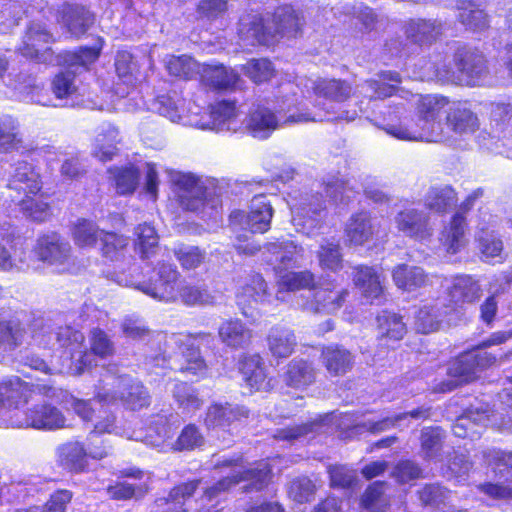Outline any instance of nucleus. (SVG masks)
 Returning a JSON list of instances; mask_svg holds the SVG:
<instances>
[{
	"label": "nucleus",
	"instance_id": "f03ea898",
	"mask_svg": "<svg viewBox=\"0 0 512 512\" xmlns=\"http://www.w3.org/2000/svg\"><path fill=\"white\" fill-rule=\"evenodd\" d=\"M448 105L447 98L438 95L420 96L417 102V126L419 132H412L402 126L390 125L386 128L388 134L400 140H425L428 142H439L443 140L442 125L438 117L445 106Z\"/></svg>",
	"mask_w": 512,
	"mask_h": 512
},
{
	"label": "nucleus",
	"instance_id": "37998d69",
	"mask_svg": "<svg viewBox=\"0 0 512 512\" xmlns=\"http://www.w3.org/2000/svg\"><path fill=\"white\" fill-rule=\"evenodd\" d=\"M489 422L486 412L478 410H468L464 415L456 420L452 427L453 434L460 438L472 436L477 433V426H486Z\"/></svg>",
	"mask_w": 512,
	"mask_h": 512
},
{
	"label": "nucleus",
	"instance_id": "a878e982",
	"mask_svg": "<svg viewBox=\"0 0 512 512\" xmlns=\"http://www.w3.org/2000/svg\"><path fill=\"white\" fill-rule=\"evenodd\" d=\"M300 249L293 241L271 242L265 247V258L267 263L275 270H281L294 265Z\"/></svg>",
	"mask_w": 512,
	"mask_h": 512
},
{
	"label": "nucleus",
	"instance_id": "5701e85b",
	"mask_svg": "<svg viewBox=\"0 0 512 512\" xmlns=\"http://www.w3.org/2000/svg\"><path fill=\"white\" fill-rule=\"evenodd\" d=\"M268 350L274 358L289 357L297 346V338L293 330L284 326H274L267 336Z\"/></svg>",
	"mask_w": 512,
	"mask_h": 512
},
{
	"label": "nucleus",
	"instance_id": "cd10ccee",
	"mask_svg": "<svg viewBox=\"0 0 512 512\" xmlns=\"http://www.w3.org/2000/svg\"><path fill=\"white\" fill-rule=\"evenodd\" d=\"M316 371L311 363L294 359L286 367L283 374V382L291 388L304 390L315 382Z\"/></svg>",
	"mask_w": 512,
	"mask_h": 512
},
{
	"label": "nucleus",
	"instance_id": "a19ab883",
	"mask_svg": "<svg viewBox=\"0 0 512 512\" xmlns=\"http://www.w3.org/2000/svg\"><path fill=\"white\" fill-rule=\"evenodd\" d=\"M172 394L179 409H181L183 413L193 414L203 405V400L199 397L198 391L188 383H176Z\"/></svg>",
	"mask_w": 512,
	"mask_h": 512
},
{
	"label": "nucleus",
	"instance_id": "5fc2aeb1",
	"mask_svg": "<svg viewBox=\"0 0 512 512\" xmlns=\"http://www.w3.org/2000/svg\"><path fill=\"white\" fill-rule=\"evenodd\" d=\"M178 295L187 306H207L215 303V296L207 289L197 285L183 286L178 290Z\"/></svg>",
	"mask_w": 512,
	"mask_h": 512
},
{
	"label": "nucleus",
	"instance_id": "20e7f679",
	"mask_svg": "<svg viewBox=\"0 0 512 512\" xmlns=\"http://www.w3.org/2000/svg\"><path fill=\"white\" fill-rule=\"evenodd\" d=\"M497 357L489 352H469L462 354L449 363L447 380L435 384L433 391L446 393L454 390L459 385L468 383L477 377V373L497 362Z\"/></svg>",
	"mask_w": 512,
	"mask_h": 512
},
{
	"label": "nucleus",
	"instance_id": "9d476101",
	"mask_svg": "<svg viewBox=\"0 0 512 512\" xmlns=\"http://www.w3.org/2000/svg\"><path fill=\"white\" fill-rule=\"evenodd\" d=\"M12 425L18 428L32 427L35 429L54 430L63 428L65 417L55 406L47 403L35 404L28 408L25 417L21 420H15Z\"/></svg>",
	"mask_w": 512,
	"mask_h": 512
},
{
	"label": "nucleus",
	"instance_id": "2f4dec72",
	"mask_svg": "<svg viewBox=\"0 0 512 512\" xmlns=\"http://www.w3.org/2000/svg\"><path fill=\"white\" fill-rule=\"evenodd\" d=\"M482 4V0L458 1V18L468 29L482 30L488 26V17L482 8Z\"/></svg>",
	"mask_w": 512,
	"mask_h": 512
},
{
	"label": "nucleus",
	"instance_id": "2eb2a0df",
	"mask_svg": "<svg viewBox=\"0 0 512 512\" xmlns=\"http://www.w3.org/2000/svg\"><path fill=\"white\" fill-rule=\"evenodd\" d=\"M244 125L247 132L253 137L266 139L280 127V120L270 109L258 105L249 112Z\"/></svg>",
	"mask_w": 512,
	"mask_h": 512
},
{
	"label": "nucleus",
	"instance_id": "c756f323",
	"mask_svg": "<svg viewBox=\"0 0 512 512\" xmlns=\"http://www.w3.org/2000/svg\"><path fill=\"white\" fill-rule=\"evenodd\" d=\"M61 14L68 31L74 36L84 34L94 22L93 14L78 4H64Z\"/></svg>",
	"mask_w": 512,
	"mask_h": 512
},
{
	"label": "nucleus",
	"instance_id": "6e6d98bb",
	"mask_svg": "<svg viewBox=\"0 0 512 512\" xmlns=\"http://www.w3.org/2000/svg\"><path fill=\"white\" fill-rule=\"evenodd\" d=\"M23 337L24 331L18 321H0V349H14L22 343Z\"/></svg>",
	"mask_w": 512,
	"mask_h": 512
},
{
	"label": "nucleus",
	"instance_id": "4d7b16f0",
	"mask_svg": "<svg viewBox=\"0 0 512 512\" xmlns=\"http://www.w3.org/2000/svg\"><path fill=\"white\" fill-rule=\"evenodd\" d=\"M383 482H374L362 496L361 504L366 512H382L387 506L388 500L384 494Z\"/></svg>",
	"mask_w": 512,
	"mask_h": 512
},
{
	"label": "nucleus",
	"instance_id": "bf43d9fd",
	"mask_svg": "<svg viewBox=\"0 0 512 512\" xmlns=\"http://www.w3.org/2000/svg\"><path fill=\"white\" fill-rule=\"evenodd\" d=\"M243 71L254 83L260 84L274 76V67L267 59H251L244 66Z\"/></svg>",
	"mask_w": 512,
	"mask_h": 512
},
{
	"label": "nucleus",
	"instance_id": "3c124183",
	"mask_svg": "<svg viewBox=\"0 0 512 512\" xmlns=\"http://www.w3.org/2000/svg\"><path fill=\"white\" fill-rule=\"evenodd\" d=\"M315 286L314 274L310 271L288 272L278 280L279 291H296Z\"/></svg>",
	"mask_w": 512,
	"mask_h": 512
},
{
	"label": "nucleus",
	"instance_id": "f3484780",
	"mask_svg": "<svg viewBox=\"0 0 512 512\" xmlns=\"http://www.w3.org/2000/svg\"><path fill=\"white\" fill-rule=\"evenodd\" d=\"M444 31V24L438 19H411L406 25L407 38L419 45H431Z\"/></svg>",
	"mask_w": 512,
	"mask_h": 512
},
{
	"label": "nucleus",
	"instance_id": "49530a36",
	"mask_svg": "<svg viewBox=\"0 0 512 512\" xmlns=\"http://www.w3.org/2000/svg\"><path fill=\"white\" fill-rule=\"evenodd\" d=\"M101 243L103 256L111 261H118L127 251L129 238L114 232H104Z\"/></svg>",
	"mask_w": 512,
	"mask_h": 512
},
{
	"label": "nucleus",
	"instance_id": "4be33fe9",
	"mask_svg": "<svg viewBox=\"0 0 512 512\" xmlns=\"http://www.w3.org/2000/svg\"><path fill=\"white\" fill-rule=\"evenodd\" d=\"M322 364L332 376H342L349 372L354 364L351 352L342 346L329 345L321 353Z\"/></svg>",
	"mask_w": 512,
	"mask_h": 512
},
{
	"label": "nucleus",
	"instance_id": "864d4df0",
	"mask_svg": "<svg viewBox=\"0 0 512 512\" xmlns=\"http://www.w3.org/2000/svg\"><path fill=\"white\" fill-rule=\"evenodd\" d=\"M319 264L323 269L338 271L342 268V254L339 243L325 240L318 251Z\"/></svg>",
	"mask_w": 512,
	"mask_h": 512
},
{
	"label": "nucleus",
	"instance_id": "473e14b6",
	"mask_svg": "<svg viewBox=\"0 0 512 512\" xmlns=\"http://www.w3.org/2000/svg\"><path fill=\"white\" fill-rule=\"evenodd\" d=\"M221 341L231 348H243L252 338V331L240 320L224 321L218 330Z\"/></svg>",
	"mask_w": 512,
	"mask_h": 512
},
{
	"label": "nucleus",
	"instance_id": "69168bd1",
	"mask_svg": "<svg viewBox=\"0 0 512 512\" xmlns=\"http://www.w3.org/2000/svg\"><path fill=\"white\" fill-rule=\"evenodd\" d=\"M421 447L426 458L435 459L442 447V434L440 429H423L421 434Z\"/></svg>",
	"mask_w": 512,
	"mask_h": 512
},
{
	"label": "nucleus",
	"instance_id": "4468645a",
	"mask_svg": "<svg viewBox=\"0 0 512 512\" xmlns=\"http://www.w3.org/2000/svg\"><path fill=\"white\" fill-rule=\"evenodd\" d=\"M379 224L366 212L353 215L345 228V241L349 245L360 246L378 236Z\"/></svg>",
	"mask_w": 512,
	"mask_h": 512
},
{
	"label": "nucleus",
	"instance_id": "0eeeda50",
	"mask_svg": "<svg viewBox=\"0 0 512 512\" xmlns=\"http://www.w3.org/2000/svg\"><path fill=\"white\" fill-rule=\"evenodd\" d=\"M172 181L178 204L187 211H197L205 202L206 187L192 174L176 173Z\"/></svg>",
	"mask_w": 512,
	"mask_h": 512
},
{
	"label": "nucleus",
	"instance_id": "052dcab7",
	"mask_svg": "<svg viewBox=\"0 0 512 512\" xmlns=\"http://www.w3.org/2000/svg\"><path fill=\"white\" fill-rule=\"evenodd\" d=\"M91 352L100 357L107 358L115 353V345L110 336L100 328H93L89 334Z\"/></svg>",
	"mask_w": 512,
	"mask_h": 512
},
{
	"label": "nucleus",
	"instance_id": "79ce46f5",
	"mask_svg": "<svg viewBox=\"0 0 512 512\" xmlns=\"http://www.w3.org/2000/svg\"><path fill=\"white\" fill-rule=\"evenodd\" d=\"M19 125L11 116L0 118V151L10 152L23 147Z\"/></svg>",
	"mask_w": 512,
	"mask_h": 512
},
{
	"label": "nucleus",
	"instance_id": "423d86ee",
	"mask_svg": "<svg viewBox=\"0 0 512 512\" xmlns=\"http://www.w3.org/2000/svg\"><path fill=\"white\" fill-rule=\"evenodd\" d=\"M181 277L177 267L169 262H161L156 268V278L137 285L148 296L165 302H174L178 298V281Z\"/></svg>",
	"mask_w": 512,
	"mask_h": 512
},
{
	"label": "nucleus",
	"instance_id": "f8f14e48",
	"mask_svg": "<svg viewBox=\"0 0 512 512\" xmlns=\"http://www.w3.org/2000/svg\"><path fill=\"white\" fill-rule=\"evenodd\" d=\"M271 35V25L264 24L259 13L250 12L241 16L238 36L244 44L251 46L256 44L270 45L272 43Z\"/></svg>",
	"mask_w": 512,
	"mask_h": 512
},
{
	"label": "nucleus",
	"instance_id": "680f3d73",
	"mask_svg": "<svg viewBox=\"0 0 512 512\" xmlns=\"http://www.w3.org/2000/svg\"><path fill=\"white\" fill-rule=\"evenodd\" d=\"M121 329L125 337L132 340H145L152 334L150 328L139 317L127 316L121 323Z\"/></svg>",
	"mask_w": 512,
	"mask_h": 512
},
{
	"label": "nucleus",
	"instance_id": "e433bc0d",
	"mask_svg": "<svg viewBox=\"0 0 512 512\" xmlns=\"http://www.w3.org/2000/svg\"><path fill=\"white\" fill-rule=\"evenodd\" d=\"M117 142V129L110 124L103 125L96 136L93 155L103 162L111 160L117 152Z\"/></svg>",
	"mask_w": 512,
	"mask_h": 512
},
{
	"label": "nucleus",
	"instance_id": "774afa93",
	"mask_svg": "<svg viewBox=\"0 0 512 512\" xmlns=\"http://www.w3.org/2000/svg\"><path fill=\"white\" fill-rule=\"evenodd\" d=\"M315 491V484L307 477L296 478L291 481L289 486L290 497L298 503L310 501L313 498Z\"/></svg>",
	"mask_w": 512,
	"mask_h": 512
},
{
	"label": "nucleus",
	"instance_id": "8fccbe9b",
	"mask_svg": "<svg viewBox=\"0 0 512 512\" xmlns=\"http://www.w3.org/2000/svg\"><path fill=\"white\" fill-rule=\"evenodd\" d=\"M426 206L436 212H444L456 203L455 191L449 187H433L426 196Z\"/></svg>",
	"mask_w": 512,
	"mask_h": 512
},
{
	"label": "nucleus",
	"instance_id": "393cba45",
	"mask_svg": "<svg viewBox=\"0 0 512 512\" xmlns=\"http://www.w3.org/2000/svg\"><path fill=\"white\" fill-rule=\"evenodd\" d=\"M58 455L63 465L72 470L81 471L84 468L86 455L95 459H102L108 455V451L104 449H89V452H86L80 443L70 442L58 448Z\"/></svg>",
	"mask_w": 512,
	"mask_h": 512
},
{
	"label": "nucleus",
	"instance_id": "bb28decb",
	"mask_svg": "<svg viewBox=\"0 0 512 512\" xmlns=\"http://www.w3.org/2000/svg\"><path fill=\"white\" fill-rule=\"evenodd\" d=\"M202 84L217 90L232 89L236 86L239 75L223 65L203 64L200 72Z\"/></svg>",
	"mask_w": 512,
	"mask_h": 512
},
{
	"label": "nucleus",
	"instance_id": "a18cd8bd",
	"mask_svg": "<svg viewBox=\"0 0 512 512\" xmlns=\"http://www.w3.org/2000/svg\"><path fill=\"white\" fill-rule=\"evenodd\" d=\"M104 230H100L95 223L86 219L78 220L73 228L72 235L76 245L92 247L97 240L101 241Z\"/></svg>",
	"mask_w": 512,
	"mask_h": 512
},
{
	"label": "nucleus",
	"instance_id": "09e8293b",
	"mask_svg": "<svg viewBox=\"0 0 512 512\" xmlns=\"http://www.w3.org/2000/svg\"><path fill=\"white\" fill-rule=\"evenodd\" d=\"M381 337L400 340L406 333V325L402 317L392 312H383L377 317Z\"/></svg>",
	"mask_w": 512,
	"mask_h": 512
},
{
	"label": "nucleus",
	"instance_id": "f257e3e1",
	"mask_svg": "<svg viewBox=\"0 0 512 512\" xmlns=\"http://www.w3.org/2000/svg\"><path fill=\"white\" fill-rule=\"evenodd\" d=\"M455 71L450 63L437 64L433 73H426L423 78L436 79L442 83H453L467 86L481 85L488 77L489 71L484 55L467 47H460L454 54Z\"/></svg>",
	"mask_w": 512,
	"mask_h": 512
},
{
	"label": "nucleus",
	"instance_id": "1a4fd4ad",
	"mask_svg": "<svg viewBox=\"0 0 512 512\" xmlns=\"http://www.w3.org/2000/svg\"><path fill=\"white\" fill-rule=\"evenodd\" d=\"M34 251L39 260L50 265L62 266L72 259V247L70 243L56 232L41 235Z\"/></svg>",
	"mask_w": 512,
	"mask_h": 512
},
{
	"label": "nucleus",
	"instance_id": "39448f33",
	"mask_svg": "<svg viewBox=\"0 0 512 512\" xmlns=\"http://www.w3.org/2000/svg\"><path fill=\"white\" fill-rule=\"evenodd\" d=\"M271 478V468L268 462L260 461L253 467L234 471L231 476L219 480L213 486L205 489L203 496L211 501L215 499L221 492L228 490L231 486L240 482H247L245 490H262L268 485Z\"/></svg>",
	"mask_w": 512,
	"mask_h": 512
},
{
	"label": "nucleus",
	"instance_id": "ea45409f",
	"mask_svg": "<svg viewBox=\"0 0 512 512\" xmlns=\"http://www.w3.org/2000/svg\"><path fill=\"white\" fill-rule=\"evenodd\" d=\"M268 285L260 274L251 276L248 283L237 295L241 304L252 306L254 303H264L269 299Z\"/></svg>",
	"mask_w": 512,
	"mask_h": 512
},
{
	"label": "nucleus",
	"instance_id": "72a5a7b5",
	"mask_svg": "<svg viewBox=\"0 0 512 512\" xmlns=\"http://www.w3.org/2000/svg\"><path fill=\"white\" fill-rule=\"evenodd\" d=\"M466 220L463 215L455 214L448 227L441 233V242L446 251L455 254L466 244L465 238Z\"/></svg>",
	"mask_w": 512,
	"mask_h": 512
},
{
	"label": "nucleus",
	"instance_id": "0e129e2a",
	"mask_svg": "<svg viewBox=\"0 0 512 512\" xmlns=\"http://www.w3.org/2000/svg\"><path fill=\"white\" fill-rule=\"evenodd\" d=\"M204 444V437L194 424H188L178 436L174 447L176 450H193Z\"/></svg>",
	"mask_w": 512,
	"mask_h": 512
},
{
	"label": "nucleus",
	"instance_id": "13d9d810",
	"mask_svg": "<svg viewBox=\"0 0 512 512\" xmlns=\"http://www.w3.org/2000/svg\"><path fill=\"white\" fill-rule=\"evenodd\" d=\"M135 235L137 237L136 246L141 253V257L148 258L158 246L159 238L155 228L147 223L141 224L136 228Z\"/></svg>",
	"mask_w": 512,
	"mask_h": 512
},
{
	"label": "nucleus",
	"instance_id": "7ed1b4c3",
	"mask_svg": "<svg viewBox=\"0 0 512 512\" xmlns=\"http://www.w3.org/2000/svg\"><path fill=\"white\" fill-rule=\"evenodd\" d=\"M104 385L99 388L97 402L114 404L122 402L132 410L141 409L149 405L150 397L144 386L129 376H107Z\"/></svg>",
	"mask_w": 512,
	"mask_h": 512
},
{
	"label": "nucleus",
	"instance_id": "dca6fc26",
	"mask_svg": "<svg viewBox=\"0 0 512 512\" xmlns=\"http://www.w3.org/2000/svg\"><path fill=\"white\" fill-rule=\"evenodd\" d=\"M248 416L249 410L244 406L215 403L208 407L204 424L208 429L226 428L235 421L247 418Z\"/></svg>",
	"mask_w": 512,
	"mask_h": 512
},
{
	"label": "nucleus",
	"instance_id": "412c9836",
	"mask_svg": "<svg viewBox=\"0 0 512 512\" xmlns=\"http://www.w3.org/2000/svg\"><path fill=\"white\" fill-rule=\"evenodd\" d=\"M240 371L246 384L256 391H268L272 388L267 378L262 358L255 354L244 356L240 362Z\"/></svg>",
	"mask_w": 512,
	"mask_h": 512
},
{
	"label": "nucleus",
	"instance_id": "4c0bfd02",
	"mask_svg": "<svg viewBox=\"0 0 512 512\" xmlns=\"http://www.w3.org/2000/svg\"><path fill=\"white\" fill-rule=\"evenodd\" d=\"M165 64L170 75L183 80L193 79L197 75L200 76L203 66V64L198 63L188 55L168 56L165 60Z\"/></svg>",
	"mask_w": 512,
	"mask_h": 512
},
{
	"label": "nucleus",
	"instance_id": "f704fd0d",
	"mask_svg": "<svg viewBox=\"0 0 512 512\" xmlns=\"http://www.w3.org/2000/svg\"><path fill=\"white\" fill-rule=\"evenodd\" d=\"M393 280L399 288L406 291L426 286L430 281L422 268L406 264L399 265L394 269Z\"/></svg>",
	"mask_w": 512,
	"mask_h": 512
},
{
	"label": "nucleus",
	"instance_id": "c85d7f7f",
	"mask_svg": "<svg viewBox=\"0 0 512 512\" xmlns=\"http://www.w3.org/2000/svg\"><path fill=\"white\" fill-rule=\"evenodd\" d=\"M303 25L302 19L289 6L278 8L272 18V42L277 36L294 37Z\"/></svg>",
	"mask_w": 512,
	"mask_h": 512
},
{
	"label": "nucleus",
	"instance_id": "aec40b11",
	"mask_svg": "<svg viewBox=\"0 0 512 512\" xmlns=\"http://www.w3.org/2000/svg\"><path fill=\"white\" fill-rule=\"evenodd\" d=\"M483 290L477 279L470 275L456 276L448 289L450 300L457 304H473L482 296Z\"/></svg>",
	"mask_w": 512,
	"mask_h": 512
},
{
	"label": "nucleus",
	"instance_id": "c03bdc74",
	"mask_svg": "<svg viewBox=\"0 0 512 512\" xmlns=\"http://www.w3.org/2000/svg\"><path fill=\"white\" fill-rule=\"evenodd\" d=\"M444 312L439 304L425 305L415 316V326L418 332L428 334L436 331L442 321Z\"/></svg>",
	"mask_w": 512,
	"mask_h": 512
},
{
	"label": "nucleus",
	"instance_id": "c9c22d12",
	"mask_svg": "<svg viewBox=\"0 0 512 512\" xmlns=\"http://www.w3.org/2000/svg\"><path fill=\"white\" fill-rule=\"evenodd\" d=\"M353 280L366 298L376 299L383 292L381 276L372 267H357Z\"/></svg>",
	"mask_w": 512,
	"mask_h": 512
},
{
	"label": "nucleus",
	"instance_id": "603ef678",
	"mask_svg": "<svg viewBox=\"0 0 512 512\" xmlns=\"http://www.w3.org/2000/svg\"><path fill=\"white\" fill-rule=\"evenodd\" d=\"M102 48V42L93 47H82L78 51H69L63 55L64 63L69 69H77L79 67H86L87 65L95 62Z\"/></svg>",
	"mask_w": 512,
	"mask_h": 512
},
{
	"label": "nucleus",
	"instance_id": "338daca9",
	"mask_svg": "<svg viewBox=\"0 0 512 512\" xmlns=\"http://www.w3.org/2000/svg\"><path fill=\"white\" fill-rule=\"evenodd\" d=\"M115 185L119 194L132 193L139 181V173L134 167L115 169Z\"/></svg>",
	"mask_w": 512,
	"mask_h": 512
},
{
	"label": "nucleus",
	"instance_id": "58836bf2",
	"mask_svg": "<svg viewBox=\"0 0 512 512\" xmlns=\"http://www.w3.org/2000/svg\"><path fill=\"white\" fill-rule=\"evenodd\" d=\"M312 89L315 95L337 102L345 101L351 95V86L337 79H318L313 82Z\"/></svg>",
	"mask_w": 512,
	"mask_h": 512
},
{
	"label": "nucleus",
	"instance_id": "9b49d317",
	"mask_svg": "<svg viewBox=\"0 0 512 512\" xmlns=\"http://www.w3.org/2000/svg\"><path fill=\"white\" fill-rule=\"evenodd\" d=\"M52 40V34L43 24L32 22L27 28L19 50L25 57L47 63L52 60L51 49L47 46Z\"/></svg>",
	"mask_w": 512,
	"mask_h": 512
},
{
	"label": "nucleus",
	"instance_id": "e2e57ef3",
	"mask_svg": "<svg viewBox=\"0 0 512 512\" xmlns=\"http://www.w3.org/2000/svg\"><path fill=\"white\" fill-rule=\"evenodd\" d=\"M55 337L60 347L78 352H81L85 340L82 332L74 330L70 326L59 327L55 332Z\"/></svg>",
	"mask_w": 512,
	"mask_h": 512
},
{
	"label": "nucleus",
	"instance_id": "7c9ffc66",
	"mask_svg": "<svg viewBox=\"0 0 512 512\" xmlns=\"http://www.w3.org/2000/svg\"><path fill=\"white\" fill-rule=\"evenodd\" d=\"M447 112V125L456 133H470L478 128L477 116L465 105L453 103L449 105Z\"/></svg>",
	"mask_w": 512,
	"mask_h": 512
},
{
	"label": "nucleus",
	"instance_id": "6ab92c4d",
	"mask_svg": "<svg viewBox=\"0 0 512 512\" xmlns=\"http://www.w3.org/2000/svg\"><path fill=\"white\" fill-rule=\"evenodd\" d=\"M201 480L194 479L174 486L165 497L156 500L162 512H186V502L198 489Z\"/></svg>",
	"mask_w": 512,
	"mask_h": 512
},
{
	"label": "nucleus",
	"instance_id": "ddd939ff",
	"mask_svg": "<svg viewBox=\"0 0 512 512\" xmlns=\"http://www.w3.org/2000/svg\"><path fill=\"white\" fill-rule=\"evenodd\" d=\"M397 227L406 236L419 241L429 239L434 229L429 221V216L416 209H407L400 212L396 217Z\"/></svg>",
	"mask_w": 512,
	"mask_h": 512
},
{
	"label": "nucleus",
	"instance_id": "6e6552de",
	"mask_svg": "<svg viewBox=\"0 0 512 512\" xmlns=\"http://www.w3.org/2000/svg\"><path fill=\"white\" fill-rule=\"evenodd\" d=\"M273 209L264 195L255 196L250 205V211L244 214L235 211L230 215L232 224H244L253 233H264L270 228Z\"/></svg>",
	"mask_w": 512,
	"mask_h": 512
},
{
	"label": "nucleus",
	"instance_id": "b1692460",
	"mask_svg": "<svg viewBox=\"0 0 512 512\" xmlns=\"http://www.w3.org/2000/svg\"><path fill=\"white\" fill-rule=\"evenodd\" d=\"M9 190H15L18 194H37L41 189L39 174L33 166L27 162L17 164L15 171L8 184Z\"/></svg>",
	"mask_w": 512,
	"mask_h": 512
},
{
	"label": "nucleus",
	"instance_id": "a211bd4d",
	"mask_svg": "<svg viewBox=\"0 0 512 512\" xmlns=\"http://www.w3.org/2000/svg\"><path fill=\"white\" fill-rule=\"evenodd\" d=\"M346 294L344 290H336L332 283L321 285L316 288L313 300L306 303L304 309L314 313H332L342 306Z\"/></svg>",
	"mask_w": 512,
	"mask_h": 512
},
{
	"label": "nucleus",
	"instance_id": "de8ad7c7",
	"mask_svg": "<svg viewBox=\"0 0 512 512\" xmlns=\"http://www.w3.org/2000/svg\"><path fill=\"white\" fill-rule=\"evenodd\" d=\"M173 253L184 270L196 269L206 259V251L198 246L180 244L174 248Z\"/></svg>",
	"mask_w": 512,
	"mask_h": 512
}]
</instances>
